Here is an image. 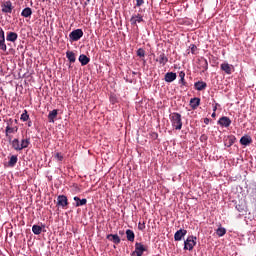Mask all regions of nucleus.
<instances>
[{
    "label": "nucleus",
    "mask_w": 256,
    "mask_h": 256,
    "mask_svg": "<svg viewBox=\"0 0 256 256\" xmlns=\"http://www.w3.org/2000/svg\"><path fill=\"white\" fill-rule=\"evenodd\" d=\"M170 121L172 127L176 129V131H181L183 129V120L181 118V114L177 112H173L170 114Z\"/></svg>",
    "instance_id": "obj_1"
},
{
    "label": "nucleus",
    "mask_w": 256,
    "mask_h": 256,
    "mask_svg": "<svg viewBox=\"0 0 256 256\" xmlns=\"http://www.w3.org/2000/svg\"><path fill=\"white\" fill-rule=\"evenodd\" d=\"M197 245V237L195 236H189L185 241H184V250L185 251H193V247Z\"/></svg>",
    "instance_id": "obj_2"
},
{
    "label": "nucleus",
    "mask_w": 256,
    "mask_h": 256,
    "mask_svg": "<svg viewBox=\"0 0 256 256\" xmlns=\"http://www.w3.org/2000/svg\"><path fill=\"white\" fill-rule=\"evenodd\" d=\"M147 251V248L142 243H135V251L132 253V256H143V253Z\"/></svg>",
    "instance_id": "obj_3"
},
{
    "label": "nucleus",
    "mask_w": 256,
    "mask_h": 256,
    "mask_svg": "<svg viewBox=\"0 0 256 256\" xmlns=\"http://www.w3.org/2000/svg\"><path fill=\"white\" fill-rule=\"evenodd\" d=\"M1 8H2V13H13V3H11V1H5L1 4Z\"/></svg>",
    "instance_id": "obj_4"
},
{
    "label": "nucleus",
    "mask_w": 256,
    "mask_h": 256,
    "mask_svg": "<svg viewBox=\"0 0 256 256\" xmlns=\"http://www.w3.org/2000/svg\"><path fill=\"white\" fill-rule=\"evenodd\" d=\"M69 37L72 41H79L81 37H83V30L82 29H76L73 30L70 34Z\"/></svg>",
    "instance_id": "obj_5"
},
{
    "label": "nucleus",
    "mask_w": 256,
    "mask_h": 256,
    "mask_svg": "<svg viewBox=\"0 0 256 256\" xmlns=\"http://www.w3.org/2000/svg\"><path fill=\"white\" fill-rule=\"evenodd\" d=\"M19 131V127L17 126H6L5 129V137H7L8 141L12 140L11 133H17Z\"/></svg>",
    "instance_id": "obj_6"
},
{
    "label": "nucleus",
    "mask_w": 256,
    "mask_h": 256,
    "mask_svg": "<svg viewBox=\"0 0 256 256\" xmlns=\"http://www.w3.org/2000/svg\"><path fill=\"white\" fill-rule=\"evenodd\" d=\"M57 205L58 207H62V209H65V207L69 205V200L67 199V196L59 195L57 198Z\"/></svg>",
    "instance_id": "obj_7"
},
{
    "label": "nucleus",
    "mask_w": 256,
    "mask_h": 256,
    "mask_svg": "<svg viewBox=\"0 0 256 256\" xmlns=\"http://www.w3.org/2000/svg\"><path fill=\"white\" fill-rule=\"evenodd\" d=\"M0 49L1 51H7V44H5V31L0 28Z\"/></svg>",
    "instance_id": "obj_8"
},
{
    "label": "nucleus",
    "mask_w": 256,
    "mask_h": 256,
    "mask_svg": "<svg viewBox=\"0 0 256 256\" xmlns=\"http://www.w3.org/2000/svg\"><path fill=\"white\" fill-rule=\"evenodd\" d=\"M220 69H221V71H224V73H226V75H231L233 73V65H231L229 63H222L220 65Z\"/></svg>",
    "instance_id": "obj_9"
},
{
    "label": "nucleus",
    "mask_w": 256,
    "mask_h": 256,
    "mask_svg": "<svg viewBox=\"0 0 256 256\" xmlns=\"http://www.w3.org/2000/svg\"><path fill=\"white\" fill-rule=\"evenodd\" d=\"M156 61L164 67V65H167L169 62V58H167V55H165L163 52H160Z\"/></svg>",
    "instance_id": "obj_10"
},
{
    "label": "nucleus",
    "mask_w": 256,
    "mask_h": 256,
    "mask_svg": "<svg viewBox=\"0 0 256 256\" xmlns=\"http://www.w3.org/2000/svg\"><path fill=\"white\" fill-rule=\"evenodd\" d=\"M218 125H220L221 127H230L231 119L227 116H223L218 120Z\"/></svg>",
    "instance_id": "obj_11"
},
{
    "label": "nucleus",
    "mask_w": 256,
    "mask_h": 256,
    "mask_svg": "<svg viewBox=\"0 0 256 256\" xmlns=\"http://www.w3.org/2000/svg\"><path fill=\"white\" fill-rule=\"evenodd\" d=\"M175 79H177V73L174 72H167L164 76V81H166V83H173Z\"/></svg>",
    "instance_id": "obj_12"
},
{
    "label": "nucleus",
    "mask_w": 256,
    "mask_h": 256,
    "mask_svg": "<svg viewBox=\"0 0 256 256\" xmlns=\"http://www.w3.org/2000/svg\"><path fill=\"white\" fill-rule=\"evenodd\" d=\"M185 235H187V230L185 229H180L176 231V233L174 234V241H181L183 237H185Z\"/></svg>",
    "instance_id": "obj_13"
},
{
    "label": "nucleus",
    "mask_w": 256,
    "mask_h": 256,
    "mask_svg": "<svg viewBox=\"0 0 256 256\" xmlns=\"http://www.w3.org/2000/svg\"><path fill=\"white\" fill-rule=\"evenodd\" d=\"M131 25H137V23H143V16L141 14L133 15L130 19Z\"/></svg>",
    "instance_id": "obj_14"
},
{
    "label": "nucleus",
    "mask_w": 256,
    "mask_h": 256,
    "mask_svg": "<svg viewBox=\"0 0 256 256\" xmlns=\"http://www.w3.org/2000/svg\"><path fill=\"white\" fill-rule=\"evenodd\" d=\"M194 89H196V91H205V89H207V83L203 81L195 82Z\"/></svg>",
    "instance_id": "obj_15"
},
{
    "label": "nucleus",
    "mask_w": 256,
    "mask_h": 256,
    "mask_svg": "<svg viewBox=\"0 0 256 256\" xmlns=\"http://www.w3.org/2000/svg\"><path fill=\"white\" fill-rule=\"evenodd\" d=\"M107 239L112 241L115 245H119V243H121V238L117 234H109L107 235Z\"/></svg>",
    "instance_id": "obj_16"
},
{
    "label": "nucleus",
    "mask_w": 256,
    "mask_h": 256,
    "mask_svg": "<svg viewBox=\"0 0 256 256\" xmlns=\"http://www.w3.org/2000/svg\"><path fill=\"white\" fill-rule=\"evenodd\" d=\"M19 35L16 32H8L6 36V41H10L11 43H15L17 41Z\"/></svg>",
    "instance_id": "obj_17"
},
{
    "label": "nucleus",
    "mask_w": 256,
    "mask_h": 256,
    "mask_svg": "<svg viewBox=\"0 0 256 256\" xmlns=\"http://www.w3.org/2000/svg\"><path fill=\"white\" fill-rule=\"evenodd\" d=\"M58 113L59 112H58L57 109H54V110L49 112V114H48L49 123H55V119H57Z\"/></svg>",
    "instance_id": "obj_18"
},
{
    "label": "nucleus",
    "mask_w": 256,
    "mask_h": 256,
    "mask_svg": "<svg viewBox=\"0 0 256 256\" xmlns=\"http://www.w3.org/2000/svg\"><path fill=\"white\" fill-rule=\"evenodd\" d=\"M253 143V139H251V136H242L240 139V144L247 147V145H251Z\"/></svg>",
    "instance_id": "obj_19"
},
{
    "label": "nucleus",
    "mask_w": 256,
    "mask_h": 256,
    "mask_svg": "<svg viewBox=\"0 0 256 256\" xmlns=\"http://www.w3.org/2000/svg\"><path fill=\"white\" fill-rule=\"evenodd\" d=\"M199 105H201V98L195 97L190 100V107H192V109L198 108Z\"/></svg>",
    "instance_id": "obj_20"
},
{
    "label": "nucleus",
    "mask_w": 256,
    "mask_h": 256,
    "mask_svg": "<svg viewBox=\"0 0 256 256\" xmlns=\"http://www.w3.org/2000/svg\"><path fill=\"white\" fill-rule=\"evenodd\" d=\"M29 145H31V138L22 139L20 144V151H23V149H27Z\"/></svg>",
    "instance_id": "obj_21"
},
{
    "label": "nucleus",
    "mask_w": 256,
    "mask_h": 256,
    "mask_svg": "<svg viewBox=\"0 0 256 256\" xmlns=\"http://www.w3.org/2000/svg\"><path fill=\"white\" fill-rule=\"evenodd\" d=\"M74 201L76 202L75 207H83V205H87V200L85 198L80 199L78 196H75Z\"/></svg>",
    "instance_id": "obj_22"
},
{
    "label": "nucleus",
    "mask_w": 256,
    "mask_h": 256,
    "mask_svg": "<svg viewBox=\"0 0 256 256\" xmlns=\"http://www.w3.org/2000/svg\"><path fill=\"white\" fill-rule=\"evenodd\" d=\"M126 239L130 241V243H133V241H135V232L131 229L126 230Z\"/></svg>",
    "instance_id": "obj_23"
},
{
    "label": "nucleus",
    "mask_w": 256,
    "mask_h": 256,
    "mask_svg": "<svg viewBox=\"0 0 256 256\" xmlns=\"http://www.w3.org/2000/svg\"><path fill=\"white\" fill-rule=\"evenodd\" d=\"M78 60L82 66L88 65L89 61H91V59L89 57H87V55H84V54H81L79 56Z\"/></svg>",
    "instance_id": "obj_24"
},
{
    "label": "nucleus",
    "mask_w": 256,
    "mask_h": 256,
    "mask_svg": "<svg viewBox=\"0 0 256 256\" xmlns=\"http://www.w3.org/2000/svg\"><path fill=\"white\" fill-rule=\"evenodd\" d=\"M9 143H11L15 151H21V144L19 139L15 138L14 140L9 141Z\"/></svg>",
    "instance_id": "obj_25"
},
{
    "label": "nucleus",
    "mask_w": 256,
    "mask_h": 256,
    "mask_svg": "<svg viewBox=\"0 0 256 256\" xmlns=\"http://www.w3.org/2000/svg\"><path fill=\"white\" fill-rule=\"evenodd\" d=\"M66 57L68 61H70V63H75V61H77V58L75 57V52L73 51H67Z\"/></svg>",
    "instance_id": "obj_26"
},
{
    "label": "nucleus",
    "mask_w": 256,
    "mask_h": 256,
    "mask_svg": "<svg viewBox=\"0 0 256 256\" xmlns=\"http://www.w3.org/2000/svg\"><path fill=\"white\" fill-rule=\"evenodd\" d=\"M21 15L22 17H31V15H33V11L31 10V8L27 7L22 10Z\"/></svg>",
    "instance_id": "obj_27"
},
{
    "label": "nucleus",
    "mask_w": 256,
    "mask_h": 256,
    "mask_svg": "<svg viewBox=\"0 0 256 256\" xmlns=\"http://www.w3.org/2000/svg\"><path fill=\"white\" fill-rule=\"evenodd\" d=\"M43 231V228L39 225H33L32 226V232L34 235H41V232Z\"/></svg>",
    "instance_id": "obj_28"
},
{
    "label": "nucleus",
    "mask_w": 256,
    "mask_h": 256,
    "mask_svg": "<svg viewBox=\"0 0 256 256\" xmlns=\"http://www.w3.org/2000/svg\"><path fill=\"white\" fill-rule=\"evenodd\" d=\"M17 161H19L17 156H15V155L11 156L10 160L8 162L9 167H15V165H17Z\"/></svg>",
    "instance_id": "obj_29"
},
{
    "label": "nucleus",
    "mask_w": 256,
    "mask_h": 256,
    "mask_svg": "<svg viewBox=\"0 0 256 256\" xmlns=\"http://www.w3.org/2000/svg\"><path fill=\"white\" fill-rule=\"evenodd\" d=\"M227 233V230L223 227H219L216 230V234L218 235V237H223V235H225Z\"/></svg>",
    "instance_id": "obj_30"
},
{
    "label": "nucleus",
    "mask_w": 256,
    "mask_h": 256,
    "mask_svg": "<svg viewBox=\"0 0 256 256\" xmlns=\"http://www.w3.org/2000/svg\"><path fill=\"white\" fill-rule=\"evenodd\" d=\"M200 63L202 65V69H204L203 71H207V69H209V63L207 62V59L200 60Z\"/></svg>",
    "instance_id": "obj_31"
},
{
    "label": "nucleus",
    "mask_w": 256,
    "mask_h": 256,
    "mask_svg": "<svg viewBox=\"0 0 256 256\" xmlns=\"http://www.w3.org/2000/svg\"><path fill=\"white\" fill-rule=\"evenodd\" d=\"M179 77H180V83H181L182 85H187V82H185V72L181 71V72L179 73Z\"/></svg>",
    "instance_id": "obj_32"
},
{
    "label": "nucleus",
    "mask_w": 256,
    "mask_h": 256,
    "mask_svg": "<svg viewBox=\"0 0 256 256\" xmlns=\"http://www.w3.org/2000/svg\"><path fill=\"white\" fill-rule=\"evenodd\" d=\"M233 143H235V138L230 137L226 140L225 145H227V147H231V145H233Z\"/></svg>",
    "instance_id": "obj_33"
},
{
    "label": "nucleus",
    "mask_w": 256,
    "mask_h": 256,
    "mask_svg": "<svg viewBox=\"0 0 256 256\" xmlns=\"http://www.w3.org/2000/svg\"><path fill=\"white\" fill-rule=\"evenodd\" d=\"M21 121H29V114H27V110L20 117Z\"/></svg>",
    "instance_id": "obj_34"
},
{
    "label": "nucleus",
    "mask_w": 256,
    "mask_h": 256,
    "mask_svg": "<svg viewBox=\"0 0 256 256\" xmlns=\"http://www.w3.org/2000/svg\"><path fill=\"white\" fill-rule=\"evenodd\" d=\"M192 55H197V46L195 44L190 45Z\"/></svg>",
    "instance_id": "obj_35"
},
{
    "label": "nucleus",
    "mask_w": 256,
    "mask_h": 256,
    "mask_svg": "<svg viewBox=\"0 0 256 256\" xmlns=\"http://www.w3.org/2000/svg\"><path fill=\"white\" fill-rule=\"evenodd\" d=\"M137 56L138 57H145V50L143 48H139L137 50Z\"/></svg>",
    "instance_id": "obj_36"
},
{
    "label": "nucleus",
    "mask_w": 256,
    "mask_h": 256,
    "mask_svg": "<svg viewBox=\"0 0 256 256\" xmlns=\"http://www.w3.org/2000/svg\"><path fill=\"white\" fill-rule=\"evenodd\" d=\"M138 229H139V231H145V222H143V223L139 222Z\"/></svg>",
    "instance_id": "obj_37"
},
{
    "label": "nucleus",
    "mask_w": 256,
    "mask_h": 256,
    "mask_svg": "<svg viewBox=\"0 0 256 256\" xmlns=\"http://www.w3.org/2000/svg\"><path fill=\"white\" fill-rule=\"evenodd\" d=\"M55 159H57L58 161H63V155L59 152H57L55 154Z\"/></svg>",
    "instance_id": "obj_38"
},
{
    "label": "nucleus",
    "mask_w": 256,
    "mask_h": 256,
    "mask_svg": "<svg viewBox=\"0 0 256 256\" xmlns=\"http://www.w3.org/2000/svg\"><path fill=\"white\" fill-rule=\"evenodd\" d=\"M13 122H14L13 118H9L7 120V127H13Z\"/></svg>",
    "instance_id": "obj_39"
},
{
    "label": "nucleus",
    "mask_w": 256,
    "mask_h": 256,
    "mask_svg": "<svg viewBox=\"0 0 256 256\" xmlns=\"http://www.w3.org/2000/svg\"><path fill=\"white\" fill-rule=\"evenodd\" d=\"M145 3L144 0H136V7H141Z\"/></svg>",
    "instance_id": "obj_40"
},
{
    "label": "nucleus",
    "mask_w": 256,
    "mask_h": 256,
    "mask_svg": "<svg viewBox=\"0 0 256 256\" xmlns=\"http://www.w3.org/2000/svg\"><path fill=\"white\" fill-rule=\"evenodd\" d=\"M236 209L241 213V212H243V211H245V208L243 207V206H241V205H237L236 206Z\"/></svg>",
    "instance_id": "obj_41"
},
{
    "label": "nucleus",
    "mask_w": 256,
    "mask_h": 256,
    "mask_svg": "<svg viewBox=\"0 0 256 256\" xmlns=\"http://www.w3.org/2000/svg\"><path fill=\"white\" fill-rule=\"evenodd\" d=\"M151 137L152 139H157V137H159V134H157L156 132H152Z\"/></svg>",
    "instance_id": "obj_42"
},
{
    "label": "nucleus",
    "mask_w": 256,
    "mask_h": 256,
    "mask_svg": "<svg viewBox=\"0 0 256 256\" xmlns=\"http://www.w3.org/2000/svg\"><path fill=\"white\" fill-rule=\"evenodd\" d=\"M209 121H210L209 118H205V119H204L205 125H209Z\"/></svg>",
    "instance_id": "obj_43"
},
{
    "label": "nucleus",
    "mask_w": 256,
    "mask_h": 256,
    "mask_svg": "<svg viewBox=\"0 0 256 256\" xmlns=\"http://www.w3.org/2000/svg\"><path fill=\"white\" fill-rule=\"evenodd\" d=\"M216 115H217V114H216L215 112L212 113V117H216Z\"/></svg>",
    "instance_id": "obj_44"
},
{
    "label": "nucleus",
    "mask_w": 256,
    "mask_h": 256,
    "mask_svg": "<svg viewBox=\"0 0 256 256\" xmlns=\"http://www.w3.org/2000/svg\"><path fill=\"white\" fill-rule=\"evenodd\" d=\"M213 111H214V113H215V111H217V106L214 107Z\"/></svg>",
    "instance_id": "obj_45"
},
{
    "label": "nucleus",
    "mask_w": 256,
    "mask_h": 256,
    "mask_svg": "<svg viewBox=\"0 0 256 256\" xmlns=\"http://www.w3.org/2000/svg\"><path fill=\"white\" fill-rule=\"evenodd\" d=\"M14 121H15V123H17V119H15Z\"/></svg>",
    "instance_id": "obj_46"
},
{
    "label": "nucleus",
    "mask_w": 256,
    "mask_h": 256,
    "mask_svg": "<svg viewBox=\"0 0 256 256\" xmlns=\"http://www.w3.org/2000/svg\"><path fill=\"white\" fill-rule=\"evenodd\" d=\"M0 122H1V117H0Z\"/></svg>",
    "instance_id": "obj_47"
}]
</instances>
